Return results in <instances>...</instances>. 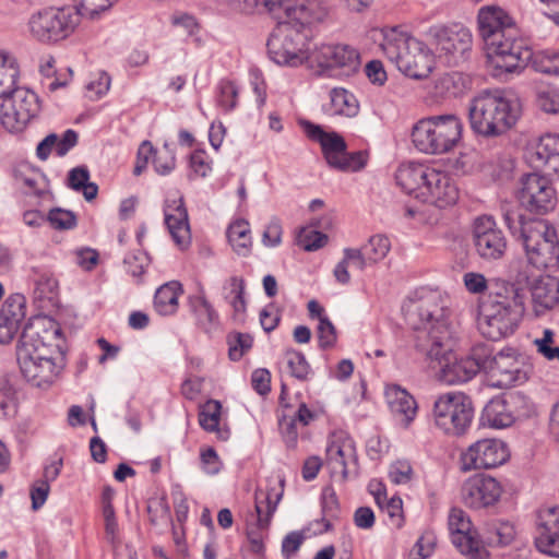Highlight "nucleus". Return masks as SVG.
<instances>
[{"label": "nucleus", "instance_id": "1", "mask_svg": "<svg viewBox=\"0 0 559 559\" xmlns=\"http://www.w3.org/2000/svg\"><path fill=\"white\" fill-rule=\"evenodd\" d=\"M403 310L415 332L416 350L427 359H440L452 337L447 299L440 292L423 287L408 297Z\"/></svg>", "mask_w": 559, "mask_h": 559}, {"label": "nucleus", "instance_id": "2", "mask_svg": "<svg viewBox=\"0 0 559 559\" xmlns=\"http://www.w3.org/2000/svg\"><path fill=\"white\" fill-rule=\"evenodd\" d=\"M60 328L45 316L32 318L24 326L16 356L23 377L32 385L46 389L57 379L60 368L56 364Z\"/></svg>", "mask_w": 559, "mask_h": 559}, {"label": "nucleus", "instance_id": "3", "mask_svg": "<svg viewBox=\"0 0 559 559\" xmlns=\"http://www.w3.org/2000/svg\"><path fill=\"white\" fill-rule=\"evenodd\" d=\"M477 21L479 35L495 69L507 73L523 70L533 52L520 37L513 17L500 7L488 5L479 9Z\"/></svg>", "mask_w": 559, "mask_h": 559}, {"label": "nucleus", "instance_id": "4", "mask_svg": "<svg viewBox=\"0 0 559 559\" xmlns=\"http://www.w3.org/2000/svg\"><path fill=\"white\" fill-rule=\"evenodd\" d=\"M504 225L510 233L522 240L527 263L543 270L554 261L559 248V234L546 219L526 218L521 209L512 204L501 206Z\"/></svg>", "mask_w": 559, "mask_h": 559}, {"label": "nucleus", "instance_id": "5", "mask_svg": "<svg viewBox=\"0 0 559 559\" xmlns=\"http://www.w3.org/2000/svg\"><path fill=\"white\" fill-rule=\"evenodd\" d=\"M521 116L520 99L502 90H485L468 105V119L474 132L496 136L512 128Z\"/></svg>", "mask_w": 559, "mask_h": 559}, {"label": "nucleus", "instance_id": "6", "mask_svg": "<svg viewBox=\"0 0 559 559\" xmlns=\"http://www.w3.org/2000/svg\"><path fill=\"white\" fill-rule=\"evenodd\" d=\"M523 310L519 288L506 282L497 283L496 289L479 305L477 328L484 337L499 341L515 331Z\"/></svg>", "mask_w": 559, "mask_h": 559}, {"label": "nucleus", "instance_id": "7", "mask_svg": "<svg viewBox=\"0 0 559 559\" xmlns=\"http://www.w3.org/2000/svg\"><path fill=\"white\" fill-rule=\"evenodd\" d=\"M463 126L455 115L430 116L418 120L412 129V142L425 154H444L462 138Z\"/></svg>", "mask_w": 559, "mask_h": 559}, {"label": "nucleus", "instance_id": "8", "mask_svg": "<svg viewBox=\"0 0 559 559\" xmlns=\"http://www.w3.org/2000/svg\"><path fill=\"white\" fill-rule=\"evenodd\" d=\"M301 126L309 139L320 143L330 167L341 171H357L366 165V155L362 152L347 153L346 142L338 133L325 132L310 121H304Z\"/></svg>", "mask_w": 559, "mask_h": 559}, {"label": "nucleus", "instance_id": "9", "mask_svg": "<svg viewBox=\"0 0 559 559\" xmlns=\"http://www.w3.org/2000/svg\"><path fill=\"white\" fill-rule=\"evenodd\" d=\"M432 418L435 425L445 433L460 436L471 426L472 402L461 392L440 394L433 403Z\"/></svg>", "mask_w": 559, "mask_h": 559}, {"label": "nucleus", "instance_id": "10", "mask_svg": "<svg viewBox=\"0 0 559 559\" xmlns=\"http://www.w3.org/2000/svg\"><path fill=\"white\" fill-rule=\"evenodd\" d=\"M78 24V14L71 9L47 8L32 14L28 28L34 39L51 44L68 38Z\"/></svg>", "mask_w": 559, "mask_h": 559}, {"label": "nucleus", "instance_id": "11", "mask_svg": "<svg viewBox=\"0 0 559 559\" xmlns=\"http://www.w3.org/2000/svg\"><path fill=\"white\" fill-rule=\"evenodd\" d=\"M483 369L488 376L489 385L497 389L522 385L532 373V366L525 357L511 349L483 359Z\"/></svg>", "mask_w": 559, "mask_h": 559}, {"label": "nucleus", "instance_id": "12", "mask_svg": "<svg viewBox=\"0 0 559 559\" xmlns=\"http://www.w3.org/2000/svg\"><path fill=\"white\" fill-rule=\"evenodd\" d=\"M309 32L278 24L267 39V51L277 64L297 67L308 59Z\"/></svg>", "mask_w": 559, "mask_h": 559}, {"label": "nucleus", "instance_id": "13", "mask_svg": "<svg viewBox=\"0 0 559 559\" xmlns=\"http://www.w3.org/2000/svg\"><path fill=\"white\" fill-rule=\"evenodd\" d=\"M427 38L435 45L436 52L448 66L464 63L472 47V34L468 28L454 24L433 25L428 28Z\"/></svg>", "mask_w": 559, "mask_h": 559}, {"label": "nucleus", "instance_id": "14", "mask_svg": "<svg viewBox=\"0 0 559 559\" xmlns=\"http://www.w3.org/2000/svg\"><path fill=\"white\" fill-rule=\"evenodd\" d=\"M522 207L535 214H547L557 205V191L550 179L537 173L524 175L516 192Z\"/></svg>", "mask_w": 559, "mask_h": 559}, {"label": "nucleus", "instance_id": "15", "mask_svg": "<svg viewBox=\"0 0 559 559\" xmlns=\"http://www.w3.org/2000/svg\"><path fill=\"white\" fill-rule=\"evenodd\" d=\"M1 98V123L10 132L24 130L39 112L38 97L28 88L15 87Z\"/></svg>", "mask_w": 559, "mask_h": 559}, {"label": "nucleus", "instance_id": "16", "mask_svg": "<svg viewBox=\"0 0 559 559\" xmlns=\"http://www.w3.org/2000/svg\"><path fill=\"white\" fill-rule=\"evenodd\" d=\"M528 399L521 392L506 393L491 399L483 409L481 421L491 428L510 427L516 418L528 416Z\"/></svg>", "mask_w": 559, "mask_h": 559}, {"label": "nucleus", "instance_id": "17", "mask_svg": "<svg viewBox=\"0 0 559 559\" xmlns=\"http://www.w3.org/2000/svg\"><path fill=\"white\" fill-rule=\"evenodd\" d=\"M540 271L530 265H522L515 277L519 285L531 289L534 310L537 314H543L559 304V280L543 275Z\"/></svg>", "mask_w": 559, "mask_h": 559}, {"label": "nucleus", "instance_id": "18", "mask_svg": "<svg viewBox=\"0 0 559 559\" xmlns=\"http://www.w3.org/2000/svg\"><path fill=\"white\" fill-rule=\"evenodd\" d=\"M260 3L272 14L283 12L278 24L307 32L322 17L319 3L314 0H260Z\"/></svg>", "mask_w": 559, "mask_h": 559}, {"label": "nucleus", "instance_id": "19", "mask_svg": "<svg viewBox=\"0 0 559 559\" xmlns=\"http://www.w3.org/2000/svg\"><path fill=\"white\" fill-rule=\"evenodd\" d=\"M452 544L461 554L469 559H488V552L473 527L469 518L461 510L453 508L448 519Z\"/></svg>", "mask_w": 559, "mask_h": 559}, {"label": "nucleus", "instance_id": "20", "mask_svg": "<svg viewBox=\"0 0 559 559\" xmlns=\"http://www.w3.org/2000/svg\"><path fill=\"white\" fill-rule=\"evenodd\" d=\"M326 464L332 475L345 481L358 475V457L354 440L343 432L333 433L326 445Z\"/></svg>", "mask_w": 559, "mask_h": 559}, {"label": "nucleus", "instance_id": "21", "mask_svg": "<svg viewBox=\"0 0 559 559\" xmlns=\"http://www.w3.org/2000/svg\"><path fill=\"white\" fill-rule=\"evenodd\" d=\"M509 457L506 443L499 439H481L462 454L464 471L488 469L502 465Z\"/></svg>", "mask_w": 559, "mask_h": 559}, {"label": "nucleus", "instance_id": "22", "mask_svg": "<svg viewBox=\"0 0 559 559\" xmlns=\"http://www.w3.org/2000/svg\"><path fill=\"white\" fill-rule=\"evenodd\" d=\"M473 238L476 252L481 259L493 261L504 255L507 239L491 216L483 215L475 219Z\"/></svg>", "mask_w": 559, "mask_h": 559}, {"label": "nucleus", "instance_id": "23", "mask_svg": "<svg viewBox=\"0 0 559 559\" xmlns=\"http://www.w3.org/2000/svg\"><path fill=\"white\" fill-rule=\"evenodd\" d=\"M314 59L323 71L333 76H350L360 64L358 51L348 45H324Z\"/></svg>", "mask_w": 559, "mask_h": 559}, {"label": "nucleus", "instance_id": "24", "mask_svg": "<svg viewBox=\"0 0 559 559\" xmlns=\"http://www.w3.org/2000/svg\"><path fill=\"white\" fill-rule=\"evenodd\" d=\"M418 199L443 209L457 200V189L448 173L429 167Z\"/></svg>", "mask_w": 559, "mask_h": 559}, {"label": "nucleus", "instance_id": "25", "mask_svg": "<svg viewBox=\"0 0 559 559\" xmlns=\"http://www.w3.org/2000/svg\"><path fill=\"white\" fill-rule=\"evenodd\" d=\"M501 493L502 488L499 481L485 475L469 477L461 489L464 504L472 509L493 506L500 499Z\"/></svg>", "mask_w": 559, "mask_h": 559}, {"label": "nucleus", "instance_id": "26", "mask_svg": "<svg viewBox=\"0 0 559 559\" xmlns=\"http://www.w3.org/2000/svg\"><path fill=\"white\" fill-rule=\"evenodd\" d=\"M451 352L450 342H448V350L440 359H430L438 361L440 367L439 378L442 382L454 385L468 382L480 369H483V360L475 356H466L453 358L447 356Z\"/></svg>", "mask_w": 559, "mask_h": 559}, {"label": "nucleus", "instance_id": "27", "mask_svg": "<svg viewBox=\"0 0 559 559\" xmlns=\"http://www.w3.org/2000/svg\"><path fill=\"white\" fill-rule=\"evenodd\" d=\"M526 158L532 167L559 177V135H542L528 146Z\"/></svg>", "mask_w": 559, "mask_h": 559}, {"label": "nucleus", "instance_id": "28", "mask_svg": "<svg viewBox=\"0 0 559 559\" xmlns=\"http://www.w3.org/2000/svg\"><path fill=\"white\" fill-rule=\"evenodd\" d=\"M396 67L409 78L425 79L435 67V55L421 40H411L409 50Z\"/></svg>", "mask_w": 559, "mask_h": 559}, {"label": "nucleus", "instance_id": "29", "mask_svg": "<svg viewBox=\"0 0 559 559\" xmlns=\"http://www.w3.org/2000/svg\"><path fill=\"white\" fill-rule=\"evenodd\" d=\"M164 216L165 225L174 242L180 249L187 248L191 242V233L183 198L179 197L175 200H166Z\"/></svg>", "mask_w": 559, "mask_h": 559}, {"label": "nucleus", "instance_id": "30", "mask_svg": "<svg viewBox=\"0 0 559 559\" xmlns=\"http://www.w3.org/2000/svg\"><path fill=\"white\" fill-rule=\"evenodd\" d=\"M385 399L391 412L400 417V420L405 426H408L415 419L417 415V403L406 389L397 384L386 385Z\"/></svg>", "mask_w": 559, "mask_h": 559}, {"label": "nucleus", "instance_id": "31", "mask_svg": "<svg viewBox=\"0 0 559 559\" xmlns=\"http://www.w3.org/2000/svg\"><path fill=\"white\" fill-rule=\"evenodd\" d=\"M382 34L380 47L388 59L396 66L404 58V52L409 50L411 40H417L400 27L385 28Z\"/></svg>", "mask_w": 559, "mask_h": 559}, {"label": "nucleus", "instance_id": "32", "mask_svg": "<svg viewBox=\"0 0 559 559\" xmlns=\"http://www.w3.org/2000/svg\"><path fill=\"white\" fill-rule=\"evenodd\" d=\"M429 166L419 163L402 164L395 174L396 183L409 195L418 199L421 186L425 183V178Z\"/></svg>", "mask_w": 559, "mask_h": 559}, {"label": "nucleus", "instance_id": "33", "mask_svg": "<svg viewBox=\"0 0 559 559\" xmlns=\"http://www.w3.org/2000/svg\"><path fill=\"white\" fill-rule=\"evenodd\" d=\"M536 548L559 532V507L540 508L536 513Z\"/></svg>", "mask_w": 559, "mask_h": 559}, {"label": "nucleus", "instance_id": "34", "mask_svg": "<svg viewBox=\"0 0 559 559\" xmlns=\"http://www.w3.org/2000/svg\"><path fill=\"white\" fill-rule=\"evenodd\" d=\"M182 294L181 284L177 281L162 285L154 296V308L160 316H171L177 312L178 298Z\"/></svg>", "mask_w": 559, "mask_h": 559}, {"label": "nucleus", "instance_id": "35", "mask_svg": "<svg viewBox=\"0 0 559 559\" xmlns=\"http://www.w3.org/2000/svg\"><path fill=\"white\" fill-rule=\"evenodd\" d=\"M281 498L282 493L277 492L274 488L255 490L254 500L259 528H266L269 526Z\"/></svg>", "mask_w": 559, "mask_h": 559}, {"label": "nucleus", "instance_id": "36", "mask_svg": "<svg viewBox=\"0 0 559 559\" xmlns=\"http://www.w3.org/2000/svg\"><path fill=\"white\" fill-rule=\"evenodd\" d=\"M223 297L233 308L234 318L241 320L247 307L245 280L240 276L229 277L223 285Z\"/></svg>", "mask_w": 559, "mask_h": 559}, {"label": "nucleus", "instance_id": "37", "mask_svg": "<svg viewBox=\"0 0 559 559\" xmlns=\"http://www.w3.org/2000/svg\"><path fill=\"white\" fill-rule=\"evenodd\" d=\"M330 106L333 115L354 117L357 115L358 100L345 88L335 87L330 92Z\"/></svg>", "mask_w": 559, "mask_h": 559}, {"label": "nucleus", "instance_id": "38", "mask_svg": "<svg viewBox=\"0 0 559 559\" xmlns=\"http://www.w3.org/2000/svg\"><path fill=\"white\" fill-rule=\"evenodd\" d=\"M19 74L16 59L9 53L0 52V98L16 87Z\"/></svg>", "mask_w": 559, "mask_h": 559}, {"label": "nucleus", "instance_id": "39", "mask_svg": "<svg viewBox=\"0 0 559 559\" xmlns=\"http://www.w3.org/2000/svg\"><path fill=\"white\" fill-rule=\"evenodd\" d=\"M515 536L514 526L509 522L488 523L484 530V539L489 546H507Z\"/></svg>", "mask_w": 559, "mask_h": 559}, {"label": "nucleus", "instance_id": "40", "mask_svg": "<svg viewBox=\"0 0 559 559\" xmlns=\"http://www.w3.org/2000/svg\"><path fill=\"white\" fill-rule=\"evenodd\" d=\"M227 237L237 254L243 257L249 254L251 237L248 222L237 221L233 223L227 230Z\"/></svg>", "mask_w": 559, "mask_h": 559}, {"label": "nucleus", "instance_id": "41", "mask_svg": "<svg viewBox=\"0 0 559 559\" xmlns=\"http://www.w3.org/2000/svg\"><path fill=\"white\" fill-rule=\"evenodd\" d=\"M26 314V300L21 294H13L9 296L0 311L1 320L12 321L20 325L21 321Z\"/></svg>", "mask_w": 559, "mask_h": 559}, {"label": "nucleus", "instance_id": "42", "mask_svg": "<svg viewBox=\"0 0 559 559\" xmlns=\"http://www.w3.org/2000/svg\"><path fill=\"white\" fill-rule=\"evenodd\" d=\"M192 310L197 317L198 323L205 331H210L215 325H217L218 314L205 297H197L192 301Z\"/></svg>", "mask_w": 559, "mask_h": 559}, {"label": "nucleus", "instance_id": "43", "mask_svg": "<svg viewBox=\"0 0 559 559\" xmlns=\"http://www.w3.org/2000/svg\"><path fill=\"white\" fill-rule=\"evenodd\" d=\"M514 168V162L508 155H498L491 157L484 165V173L493 180H507L510 178Z\"/></svg>", "mask_w": 559, "mask_h": 559}, {"label": "nucleus", "instance_id": "44", "mask_svg": "<svg viewBox=\"0 0 559 559\" xmlns=\"http://www.w3.org/2000/svg\"><path fill=\"white\" fill-rule=\"evenodd\" d=\"M369 263H377L384 259L391 249L390 239L385 235L371 236L366 245L362 246Z\"/></svg>", "mask_w": 559, "mask_h": 559}, {"label": "nucleus", "instance_id": "45", "mask_svg": "<svg viewBox=\"0 0 559 559\" xmlns=\"http://www.w3.org/2000/svg\"><path fill=\"white\" fill-rule=\"evenodd\" d=\"M222 405L218 401L210 400L202 405L199 413V424L206 431H215L221 419Z\"/></svg>", "mask_w": 559, "mask_h": 559}, {"label": "nucleus", "instance_id": "46", "mask_svg": "<svg viewBox=\"0 0 559 559\" xmlns=\"http://www.w3.org/2000/svg\"><path fill=\"white\" fill-rule=\"evenodd\" d=\"M296 242L305 251H316L325 246L328 236L312 227H304L299 230Z\"/></svg>", "mask_w": 559, "mask_h": 559}, {"label": "nucleus", "instance_id": "47", "mask_svg": "<svg viewBox=\"0 0 559 559\" xmlns=\"http://www.w3.org/2000/svg\"><path fill=\"white\" fill-rule=\"evenodd\" d=\"M15 390L5 377H0V418H8L15 413Z\"/></svg>", "mask_w": 559, "mask_h": 559}, {"label": "nucleus", "instance_id": "48", "mask_svg": "<svg viewBox=\"0 0 559 559\" xmlns=\"http://www.w3.org/2000/svg\"><path fill=\"white\" fill-rule=\"evenodd\" d=\"M285 357L292 376L299 380H307L311 368L305 355L295 349H287Z\"/></svg>", "mask_w": 559, "mask_h": 559}, {"label": "nucleus", "instance_id": "49", "mask_svg": "<svg viewBox=\"0 0 559 559\" xmlns=\"http://www.w3.org/2000/svg\"><path fill=\"white\" fill-rule=\"evenodd\" d=\"M116 0H74L75 14L90 19L96 17L99 13L108 10Z\"/></svg>", "mask_w": 559, "mask_h": 559}, {"label": "nucleus", "instance_id": "50", "mask_svg": "<svg viewBox=\"0 0 559 559\" xmlns=\"http://www.w3.org/2000/svg\"><path fill=\"white\" fill-rule=\"evenodd\" d=\"M153 165L159 175L169 174L176 166L175 150L169 143H165L163 148L155 153Z\"/></svg>", "mask_w": 559, "mask_h": 559}, {"label": "nucleus", "instance_id": "51", "mask_svg": "<svg viewBox=\"0 0 559 559\" xmlns=\"http://www.w3.org/2000/svg\"><path fill=\"white\" fill-rule=\"evenodd\" d=\"M47 221L52 228L59 230L72 229L76 225V216L73 212L60 207L51 209Z\"/></svg>", "mask_w": 559, "mask_h": 559}, {"label": "nucleus", "instance_id": "52", "mask_svg": "<svg viewBox=\"0 0 559 559\" xmlns=\"http://www.w3.org/2000/svg\"><path fill=\"white\" fill-rule=\"evenodd\" d=\"M126 271L134 278L141 277L148 265V257L145 252L138 250L128 253L123 259Z\"/></svg>", "mask_w": 559, "mask_h": 559}, {"label": "nucleus", "instance_id": "53", "mask_svg": "<svg viewBox=\"0 0 559 559\" xmlns=\"http://www.w3.org/2000/svg\"><path fill=\"white\" fill-rule=\"evenodd\" d=\"M217 104L226 111L233 110L237 105L238 88L230 81H221L218 84Z\"/></svg>", "mask_w": 559, "mask_h": 559}, {"label": "nucleus", "instance_id": "54", "mask_svg": "<svg viewBox=\"0 0 559 559\" xmlns=\"http://www.w3.org/2000/svg\"><path fill=\"white\" fill-rule=\"evenodd\" d=\"M538 352L547 359H559V344L555 342V332L550 329L543 331V336L534 341Z\"/></svg>", "mask_w": 559, "mask_h": 559}, {"label": "nucleus", "instance_id": "55", "mask_svg": "<svg viewBox=\"0 0 559 559\" xmlns=\"http://www.w3.org/2000/svg\"><path fill=\"white\" fill-rule=\"evenodd\" d=\"M319 346L323 349L334 346L336 342V330L329 318H321L318 324Z\"/></svg>", "mask_w": 559, "mask_h": 559}, {"label": "nucleus", "instance_id": "56", "mask_svg": "<svg viewBox=\"0 0 559 559\" xmlns=\"http://www.w3.org/2000/svg\"><path fill=\"white\" fill-rule=\"evenodd\" d=\"M386 512L390 519V523L392 526L396 528H401L404 523V516H403V501L400 497L393 496L391 497L386 503L385 509L383 510Z\"/></svg>", "mask_w": 559, "mask_h": 559}, {"label": "nucleus", "instance_id": "57", "mask_svg": "<svg viewBox=\"0 0 559 559\" xmlns=\"http://www.w3.org/2000/svg\"><path fill=\"white\" fill-rule=\"evenodd\" d=\"M389 478L395 485L407 484L412 478V466L406 461H396L390 466Z\"/></svg>", "mask_w": 559, "mask_h": 559}, {"label": "nucleus", "instance_id": "58", "mask_svg": "<svg viewBox=\"0 0 559 559\" xmlns=\"http://www.w3.org/2000/svg\"><path fill=\"white\" fill-rule=\"evenodd\" d=\"M305 540V535L301 532L288 533L282 542V554L284 558L290 559L300 548Z\"/></svg>", "mask_w": 559, "mask_h": 559}, {"label": "nucleus", "instance_id": "59", "mask_svg": "<svg viewBox=\"0 0 559 559\" xmlns=\"http://www.w3.org/2000/svg\"><path fill=\"white\" fill-rule=\"evenodd\" d=\"M110 87V78L107 73L103 72L99 75L90 81L86 85V90L88 92V96L92 99H97L105 95Z\"/></svg>", "mask_w": 559, "mask_h": 559}, {"label": "nucleus", "instance_id": "60", "mask_svg": "<svg viewBox=\"0 0 559 559\" xmlns=\"http://www.w3.org/2000/svg\"><path fill=\"white\" fill-rule=\"evenodd\" d=\"M251 384L253 390L260 395H265L271 391V373L267 369H257L251 374Z\"/></svg>", "mask_w": 559, "mask_h": 559}, {"label": "nucleus", "instance_id": "61", "mask_svg": "<svg viewBox=\"0 0 559 559\" xmlns=\"http://www.w3.org/2000/svg\"><path fill=\"white\" fill-rule=\"evenodd\" d=\"M155 153L156 152L150 141H143L141 143L138 150L136 163L133 170L135 176L141 175L146 169L151 156Z\"/></svg>", "mask_w": 559, "mask_h": 559}, {"label": "nucleus", "instance_id": "62", "mask_svg": "<svg viewBox=\"0 0 559 559\" xmlns=\"http://www.w3.org/2000/svg\"><path fill=\"white\" fill-rule=\"evenodd\" d=\"M365 73L372 84L383 85L386 80V71L380 60H371L365 67Z\"/></svg>", "mask_w": 559, "mask_h": 559}, {"label": "nucleus", "instance_id": "63", "mask_svg": "<svg viewBox=\"0 0 559 559\" xmlns=\"http://www.w3.org/2000/svg\"><path fill=\"white\" fill-rule=\"evenodd\" d=\"M283 229L278 219H272L262 235V242L266 247H276L281 243Z\"/></svg>", "mask_w": 559, "mask_h": 559}, {"label": "nucleus", "instance_id": "64", "mask_svg": "<svg viewBox=\"0 0 559 559\" xmlns=\"http://www.w3.org/2000/svg\"><path fill=\"white\" fill-rule=\"evenodd\" d=\"M201 463L203 471L209 475L217 474L222 467L219 457L213 448H207L201 452Z\"/></svg>", "mask_w": 559, "mask_h": 559}]
</instances>
